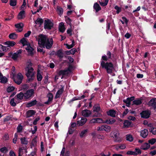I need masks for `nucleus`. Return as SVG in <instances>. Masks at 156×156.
<instances>
[{
  "label": "nucleus",
  "instance_id": "obj_47",
  "mask_svg": "<svg viewBox=\"0 0 156 156\" xmlns=\"http://www.w3.org/2000/svg\"><path fill=\"white\" fill-rule=\"evenodd\" d=\"M115 9L116 10V12L117 14H119L122 11L121 8L118 6L117 5H116L115 7Z\"/></svg>",
  "mask_w": 156,
  "mask_h": 156
},
{
  "label": "nucleus",
  "instance_id": "obj_5",
  "mask_svg": "<svg viewBox=\"0 0 156 156\" xmlns=\"http://www.w3.org/2000/svg\"><path fill=\"white\" fill-rule=\"evenodd\" d=\"M72 69V67L70 66L67 70L60 71L59 72V74L60 75H62V76L61 78H62L64 76H67L71 73Z\"/></svg>",
  "mask_w": 156,
  "mask_h": 156
},
{
  "label": "nucleus",
  "instance_id": "obj_64",
  "mask_svg": "<svg viewBox=\"0 0 156 156\" xmlns=\"http://www.w3.org/2000/svg\"><path fill=\"white\" fill-rule=\"evenodd\" d=\"M9 156H16V154L13 151H11L9 153Z\"/></svg>",
  "mask_w": 156,
  "mask_h": 156
},
{
  "label": "nucleus",
  "instance_id": "obj_62",
  "mask_svg": "<svg viewBox=\"0 0 156 156\" xmlns=\"http://www.w3.org/2000/svg\"><path fill=\"white\" fill-rule=\"evenodd\" d=\"M102 116L101 114L99 113V112H98V113H95L94 114L93 116V117H100Z\"/></svg>",
  "mask_w": 156,
  "mask_h": 156
},
{
  "label": "nucleus",
  "instance_id": "obj_29",
  "mask_svg": "<svg viewBox=\"0 0 156 156\" xmlns=\"http://www.w3.org/2000/svg\"><path fill=\"white\" fill-rule=\"evenodd\" d=\"M65 147H63L62 150V151H61L60 156H68L69 155V152L67 151L66 153H65Z\"/></svg>",
  "mask_w": 156,
  "mask_h": 156
},
{
  "label": "nucleus",
  "instance_id": "obj_6",
  "mask_svg": "<svg viewBox=\"0 0 156 156\" xmlns=\"http://www.w3.org/2000/svg\"><path fill=\"white\" fill-rule=\"evenodd\" d=\"M53 26V23L50 20H45L44 23V28L45 29L50 30Z\"/></svg>",
  "mask_w": 156,
  "mask_h": 156
},
{
  "label": "nucleus",
  "instance_id": "obj_49",
  "mask_svg": "<svg viewBox=\"0 0 156 156\" xmlns=\"http://www.w3.org/2000/svg\"><path fill=\"white\" fill-rule=\"evenodd\" d=\"M149 144H151V145L153 144L156 142V138H152L148 140Z\"/></svg>",
  "mask_w": 156,
  "mask_h": 156
},
{
  "label": "nucleus",
  "instance_id": "obj_3",
  "mask_svg": "<svg viewBox=\"0 0 156 156\" xmlns=\"http://www.w3.org/2000/svg\"><path fill=\"white\" fill-rule=\"evenodd\" d=\"M34 96V90L31 89L27 90L24 93V98L26 100H29Z\"/></svg>",
  "mask_w": 156,
  "mask_h": 156
},
{
  "label": "nucleus",
  "instance_id": "obj_18",
  "mask_svg": "<svg viewBox=\"0 0 156 156\" xmlns=\"http://www.w3.org/2000/svg\"><path fill=\"white\" fill-rule=\"evenodd\" d=\"M87 119L86 118H82L80 120L77 121V123L79 126L83 125L86 122Z\"/></svg>",
  "mask_w": 156,
  "mask_h": 156
},
{
  "label": "nucleus",
  "instance_id": "obj_22",
  "mask_svg": "<svg viewBox=\"0 0 156 156\" xmlns=\"http://www.w3.org/2000/svg\"><path fill=\"white\" fill-rule=\"evenodd\" d=\"M59 30L60 32L62 33L65 31V28L64 27V23L63 22L59 24Z\"/></svg>",
  "mask_w": 156,
  "mask_h": 156
},
{
  "label": "nucleus",
  "instance_id": "obj_4",
  "mask_svg": "<svg viewBox=\"0 0 156 156\" xmlns=\"http://www.w3.org/2000/svg\"><path fill=\"white\" fill-rule=\"evenodd\" d=\"M111 127L107 125H102L98 126L97 129L98 131H105L106 132H109L110 131Z\"/></svg>",
  "mask_w": 156,
  "mask_h": 156
},
{
  "label": "nucleus",
  "instance_id": "obj_32",
  "mask_svg": "<svg viewBox=\"0 0 156 156\" xmlns=\"http://www.w3.org/2000/svg\"><path fill=\"white\" fill-rule=\"evenodd\" d=\"M94 8L96 12H98L101 9V8L99 5L97 3L94 4Z\"/></svg>",
  "mask_w": 156,
  "mask_h": 156
},
{
  "label": "nucleus",
  "instance_id": "obj_1",
  "mask_svg": "<svg viewBox=\"0 0 156 156\" xmlns=\"http://www.w3.org/2000/svg\"><path fill=\"white\" fill-rule=\"evenodd\" d=\"M101 65L102 68H105L108 73H112L113 69V65L111 62H106L103 61L101 62Z\"/></svg>",
  "mask_w": 156,
  "mask_h": 156
},
{
  "label": "nucleus",
  "instance_id": "obj_28",
  "mask_svg": "<svg viewBox=\"0 0 156 156\" xmlns=\"http://www.w3.org/2000/svg\"><path fill=\"white\" fill-rule=\"evenodd\" d=\"M150 147L149 144L147 143H145L143 144L140 147L141 149L143 150H147Z\"/></svg>",
  "mask_w": 156,
  "mask_h": 156
},
{
  "label": "nucleus",
  "instance_id": "obj_38",
  "mask_svg": "<svg viewBox=\"0 0 156 156\" xmlns=\"http://www.w3.org/2000/svg\"><path fill=\"white\" fill-rule=\"evenodd\" d=\"M133 138L132 136L130 134H128L126 135V140L130 142H131L133 141Z\"/></svg>",
  "mask_w": 156,
  "mask_h": 156
},
{
  "label": "nucleus",
  "instance_id": "obj_11",
  "mask_svg": "<svg viewBox=\"0 0 156 156\" xmlns=\"http://www.w3.org/2000/svg\"><path fill=\"white\" fill-rule=\"evenodd\" d=\"M91 114V111L90 110L87 109L83 110L82 112V115L86 117H87L89 116Z\"/></svg>",
  "mask_w": 156,
  "mask_h": 156
},
{
  "label": "nucleus",
  "instance_id": "obj_9",
  "mask_svg": "<svg viewBox=\"0 0 156 156\" xmlns=\"http://www.w3.org/2000/svg\"><path fill=\"white\" fill-rule=\"evenodd\" d=\"M103 120L101 118H96L92 119L90 121V123H103Z\"/></svg>",
  "mask_w": 156,
  "mask_h": 156
},
{
  "label": "nucleus",
  "instance_id": "obj_21",
  "mask_svg": "<svg viewBox=\"0 0 156 156\" xmlns=\"http://www.w3.org/2000/svg\"><path fill=\"white\" fill-rule=\"evenodd\" d=\"M24 97V94L22 92H20L17 94L15 98L17 101L22 100Z\"/></svg>",
  "mask_w": 156,
  "mask_h": 156
},
{
  "label": "nucleus",
  "instance_id": "obj_56",
  "mask_svg": "<svg viewBox=\"0 0 156 156\" xmlns=\"http://www.w3.org/2000/svg\"><path fill=\"white\" fill-rule=\"evenodd\" d=\"M115 141L116 142H120L122 140V139L121 138L118 136L117 137H115Z\"/></svg>",
  "mask_w": 156,
  "mask_h": 156
},
{
  "label": "nucleus",
  "instance_id": "obj_55",
  "mask_svg": "<svg viewBox=\"0 0 156 156\" xmlns=\"http://www.w3.org/2000/svg\"><path fill=\"white\" fill-rule=\"evenodd\" d=\"M108 154H106V152L105 153L104 152H102L100 154V155L101 156H110L111 155V153L110 152L108 151Z\"/></svg>",
  "mask_w": 156,
  "mask_h": 156
},
{
  "label": "nucleus",
  "instance_id": "obj_33",
  "mask_svg": "<svg viewBox=\"0 0 156 156\" xmlns=\"http://www.w3.org/2000/svg\"><path fill=\"white\" fill-rule=\"evenodd\" d=\"M131 124V122L130 121L128 120H126L124 123L123 127H128Z\"/></svg>",
  "mask_w": 156,
  "mask_h": 156
},
{
  "label": "nucleus",
  "instance_id": "obj_37",
  "mask_svg": "<svg viewBox=\"0 0 156 156\" xmlns=\"http://www.w3.org/2000/svg\"><path fill=\"white\" fill-rule=\"evenodd\" d=\"M21 143L22 144H27L28 143V141L27 140L25 137H23L20 139Z\"/></svg>",
  "mask_w": 156,
  "mask_h": 156
},
{
  "label": "nucleus",
  "instance_id": "obj_54",
  "mask_svg": "<svg viewBox=\"0 0 156 156\" xmlns=\"http://www.w3.org/2000/svg\"><path fill=\"white\" fill-rule=\"evenodd\" d=\"M19 56V55H18L16 52H15L12 55V58L14 60H16Z\"/></svg>",
  "mask_w": 156,
  "mask_h": 156
},
{
  "label": "nucleus",
  "instance_id": "obj_48",
  "mask_svg": "<svg viewBox=\"0 0 156 156\" xmlns=\"http://www.w3.org/2000/svg\"><path fill=\"white\" fill-rule=\"evenodd\" d=\"M14 89L15 88L13 86H9L7 88V91L8 92H10L13 91Z\"/></svg>",
  "mask_w": 156,
  "mask_h": 156
},
{
  "label": "nucleus",
  "instance_id": "obj_57",
  "mask_svg": "<svg viewBox=\"0 0 156 156\" xmlns=\"http://www.w3.org/2000/svg\"><path fill=\"white\" fill-rule=\"evenodd\" d=\"M23 149L22 148L20 147L19 148L18 156H22L23 153Z\"/></svg>",
  "mask_w": 156,
  "mask_h": 156
},
{
  "label": "nucleus",
  "instance_id": "obj_14",
  "mask_svg": "<svg viewBox=\"0 0 156 156\" xmlns=\"http://www.w3.org/2000/svg\"><path fill=\"white\" fill-rule=\"evenodd\" d=\"M148 105L155 108L156 107V99H151L149 102Z\"/></svg>",
  "mask_w": 156,
  "mask_h": 156
},
{
  "label": "nucleus",
  "instance_id": "obj_40",
  "mask_svg": "<svg viewBox=\"0 0 156 156\" xmlns=\"http://www.w3.org/2000/svg\"><path fill=\"white\" fill-rule=\"evenodd\" d=\"M43 20L41 18H38L35 21V23L36 24L41 25L43 23Z\"/></svg>",
  "mask_w": 156,
  "mask_h": 156
},
{
  "label": "nucleus",
  "instance_id": "obj_8",
  "mask_svg": "<svg viewBox=\"0 0 156 156\" xmlns=\"http://www.w3.org/2000/svg\"><path fill=\"white\" fill-rule=\"evenodd\" d=\"M53 41L52 38H48L45 44V46L46 48L49 49L51 48L52 46Z\"/></svg>",
  "mask_w": 156,
  "mask_h": 156
},
{
  "label": "nucleus",
  "instance_id": "obj_44",
  "mask_svg": "<svg viewBox=\"0 0 156 156\" xmlns=\"http://www.w3.org/2000/svg\"><path fill=\"white\" fill-rule=\"evenodd\" d=\"M129 100H129V99L128 98H127L126 100H123V101L126 104V106L128 107L129 106V105L130 104L131 102Z\"/></svg>",
  "mask_w": 156,
  "mask_h": 156
},
{
  "label": "nucleus",
  "instance_id": "obj_45",
  "mask_svg": "<svg viewBox=\"0 0 156 156\" xmlns=\"http://www.w3.org/2000/svg\"><path fill=\"white\" fill-rule=\"evenodd\" d=\"M57 12L59 15H61L63 13V10L62 8L60 7H57Z\"/></svg>",
  "mask_w": 156,
  "mask_h": 156
},
{
  "label": "nucleus",
  "instance_id": "obj_43",
  "mask_svg": "<svg viewBox=\"0 0 156 156\" xmlns=\"http://www.w3.org/2000/svg\"><path fill=\"white\" fill-rule=\"evenodd\" d=\"M133 104L136 105H140L142 102L140 99H137L133 101Z\"/></svg>",
  "mask_w": 156,
  "mask_h": 156
},
{
  "label": "nucleus",
  "instance_id": "obj_41",
  "mask_svg": "<svg viewBox=\"0 0 156 156\" xmlns=\"http://www.w3.org/2000/svg\"><path fill=\"white\" fill-rule=\"evenodd\" d=\"M14 81L17 84H20L22 82V79H13Z\"/></svg>",
  "mask_w": 156,
  "mask_h": 156
},
{
  "label": "nucleus",
  "instance_id": "obj_20",
  "mask_svg": "<svg viewBox=\"0 0 156 156\" xmlns=\"http://www.w3.org/2000/svg\"><path fill=\"white\" fill-rule=\"evenodd\" d=\"M35 113V112L33 110H29L26 112V115L27 117H29L33 116Z\"/></svg>",
  "mask_w": 156,
  "mask_h": 156
},
{
  "label": "nucleus",
  "instance_id": "obj_24",
  "mask_svg": "<svg viewBox=\"0 0 156 156\" xmlns=\"http://www.w3.org/2000/svg\"><path fill=\"white\" fill-rule=\"evenodd\" d=\"M115 111L113 109L110 110L107 112L108 115H110L112 117H115Z\"/></svg>",
  "mask_w": 156,
  "mask_h": 156
},
{
  "label": "nucleus",
  "instance_id": "obj_58",
  "mask_svg": "<svg viewBox=\"0 0 156 156\" xmlns=\"http://www.w3.org/2000/svg\"><path fill=\"white\" fill-rule=\"evenodd\" d=\"M15 26L16 28H19L20 27L23 28V24L22 23H20L19 24H16Z\"/></svg>",
  "mask_w": 156,
  "mask_h": 156
},
{
  "label": "nucleus",
  "instance_id": "obj_42",
  "mask_svg": "<svg viewBox=\"0 0 156 156\" xmlns=\"http://www.w3.org/2000/svg\"><path fill=\"white\" fill-rule=\"evenodd\" d=\"M74 41L73 40L72 41V44H70V45H69L68 44H66V46L67 48L69 49H70L72 48L74 46Z\"/></svg>",
  "mask_w": 156,
  "mask_h": 156
},
{
  "label": "nucleus",
  "instance_id": "obj_31",
  "mask_svg": "<svg viewBox=\"0 0 156 156\" xmlns=\"http://www.w3.org/2000/svg\"><path fill=\"white\" fill-rule=\"evenodd\" d=\"M47 97L48 98V100L47 101L45 102V104H48L49 102L52 101L53 98V96L52 94L49 93L47 95Z\"/></svg>",
  "mask_w": 156,
  "mask_h": 156
},
{
  "label": "nucleus",
  "instance_id": "obj_46",
  "mask_svg": "<svg viewBox=\"0 0 156 156\" xmlns=\"http://www.w3.org/2000/svg\"><path fill=\"white\" fill-rule=\"evenodd\" d=\"M10 5L11 6H14L16 5V0H10Z\"/></svg>",
  "mask_w": 156,
  "mask_h": 156
},
{
  "label": "nucleus",
  "instance_id": "obj_34",
  "mask_svg": "<svg viewBox=\"0 0 156 156\" xmlns=\"http://www.w3.org/2000/svg\"><path fill=\"white\" fill-rule=\"evenodd\" d=\"M9 37L10 39H15L17 37V35L15 33H13L9 35Z\"/></svg>",
  "mask_w": 156,
  "mask_h": 156
},
{
  "label": "nucleus",
  "instance_id": "obj_61",
  "mask_svg": "<svg viewBox=\"0 0 156 156\" xmlns=\"http://www.w3.org/2000/svg\"><path fill=\"white\" fill-rule=\"evenodd\" d=\"M7 81V79H0V82L2 83H6Z\"/></svg>",
  "mask_w": 156,
  "mask_h": 156
},
{
  "label": "nucleus",
  "instance_id": "obj_39",
  "mask_svg": "<svg viewBox=\"0 0 156 156\" xmlns=\"http://www.w3.org/2000/svg\"><path fill=\"white\" fill-rule=\"evenodd\" d=\"M9 48H7L6 46H4L1 44H0V51H6Z\"/></svg>",
  "mask_w": 156,
  "mask_h": 156
},
{
  "label": "nucleus",
  "instance_id": "obj_52",
  "mask_svg": "<svg viewBox=\"0 0 156 156\" xmlns=\"http://www.w3.org/2000/svg\"><path fill=\"white\" fill-rule=\"evenodd\" d=\"M150 132H151L154 135H156V128H151L150 130Z\"/></svg>",
  "mask_w": 156,
  "mask_h": 156
},
{
  "label": "nucleus",
  "instance_id": "obj_16",
  "mask_svg": "<svg viewBox=\"0 0 156 156\" xmlns=\"http://www.w3.org/2000/svg\"><path fill=\"white\" fill-rule=\"evenodd\" d=\"M4 44L7 45V46L6 47L8 48V47L13 46L16 44V43L13 41H7L5 42Z\"/></svg>",
  "mask_w": 156,
  "mask_h": 156
},
{
  "label": "nucleus",
  "instance_id": "obj_36",
  "mask_svg": "<svg viewBox=\"0 0 156 156\" xmlns=\"http://www.w3.org/2000/svg\"><path fill=\"white\" fill-rule=\"evenodd\" d=\"M16 100V99L15 100L14 98L12 99L10 101V104L12 106H15L16 105V103H17V101Z\"/></svg>",
  "mask_w": 156,
  "mask_h": 156
},
{
  "label": "nucleus",
  "instance_id": "obj_27",
  "mask_svg": "<svg viewBox=\"0 0 156 156\" xmlns=\"http://www.w3.org/2000/svg\"><path fill=\"white\" fill-rule=\"evenodd\" d=\"M64 90L63 87L62 88L59 90L56 93L55 96V98H58L60 97V95L62 94Z\"/></svg>",
  "mask_w": 156,
  "mask_h": 156
},
{
  "label": "nucleus",
  "instance_id": "obj_13",
  "mask_svg": "<svg viewBox=\"0 0 156 156\" xmlns=\"http://www.w3.org/2000/svg\"><path fill=\"white\" fill-rule=\"evenodd\" d=\"M37 103V101L36 100H33L29 102L26 104V107L28 108L31 107L35 105Z\"/></svg>",
  "mask_w": 156,
  "mask_h": 156
},
{
  "label": "nucleus",
  "instance_id": "obj_2",
  "mask_svg": "<svg viewBox=\"0 0 156 156\" xmlns=\"http://www.w3.org/2000/svg\"><path fill=\"white\" fill-rule=\"evenodd\" d=\"M48 38L47 36L41 34L38 36L37 39L38 41V44L41 46L44 47L45 42Z\"/></svg>",
  "mask_w": 156,
  "mask_h": 156
},
{
  "label": "nucleus",
  "instance_id": "obj_26",
  "mask_svg": "<svg viewBox=\"0 0 156 156\" xmlns=\"http://www.w3.org/2000/svg\"><path fill=\"white\" fill-rule=\"evenodd\" d=\"M88 131V130L87 129H84L80 133V136L81 138L85 137L87 135Z\"/></svg>",
  "mask_w": 156,
  "mask_h": 156
},
{
  "label": "nucleus",
  "instance_id": "obj_50",
  "mask_svg": "<svg viewBox=\"0 0 156 156\" xmlns=\"http://www.w3.org/2000/svg\"><path fill=\"white\" fill-rule=\"evenodd\" d=\"M126 154L128 155H137V153L135 152L132 151H129L127 152Z\"/></svg>",
  "mask_w": 156,
  "mask_h": 156
},
{
  "label": "nucleus",
  "instance_id": "obj_25",
  "mask_svg": "<svg viewBox=\"0 0 156 156\" xmlns=\"http://www.w3.org/2000/svg\"><path fill=\"white\" fill-rule=\"evenodd\" d=\"M119 131L117 130H114L111 133V135L113 138L117 137L119 136Z\"/></svg>",
  "mask_w": 156,
  "mask_h": 156
},
{
  "label": "nucleus",
  "instance_id": "obj_10",
  "mask_svg": "<svg viewBox=\"0 0 156 156\" xmlns=\"http://www.w3.org/2000/svg\"><path fill=\"white\" fill-rule=\"evenodd\" d=\"M140 114L142 118H147L149 117L150 113L149 111H145L142 112Z\"/></svg>",
  "mask_w": 156,
  "mask_h": 156
},
{
  "label": "nucleus",
  "instance_id": "obj_53",
  "mask_svg": "<svg viewBox=\"0 0 156 156\" xmlns=\"http://www.w3.org/2000/svg\"><path fill=\"white\" fill-rule=\"evenodd\" d=\"M22 126H21V124H20L17 128V132L19 133L21 132L22 131Z\"/></svg>",
  "mask_w": 156,
  "mask_h": 156
},
{
  "label": "nucleus",
  "instance_id": "obj_17",
  "mask_svg": "<svg viewBox=\"0 0 156 156\" xmlns=\"http://www.w3.org/2000/svg\"><path fill=\"white\" fill-rule=\"evenodd\" d=\"M115 122V120L113 119H108L105 121L103 120V123H107V124H112Z\"/></svg>",
  "mask_w": 156,
  "mask_h": 156
},
{
  "label": "nucleus",
  "instance_id": "obj_7",
  "mask_svg": "<svg viewBox=\"0 0 156 156\" xmlns=\"http://www.w3.org/2000/svg\"><path fill=\"white\" fill-rule=\"evenodd\" d=\"M27 72L26 73V75L27 77L32 78L34 77V72L33 69L32 67H27Z\"/></svg>",
  "mask_w": 156,
  "mask_h": 156
},
{
  "label": "nucleus",
  "instance_id": "obj_63",
  "mask_svg": "<svg viewBox=\"0 0 156 156\" xmlns=\"http://www.w3.org/2000/svg\"><path fill=\"white\" fill-rule=\"evenodd\" d=\"M119 147L120 149H125L126 147V145L125 144H119Z\"/></svg>",
  "mask_w": 156,
  "mask_h": 156
},
{
  "label": "nucleus",
  "instance_id": "obj_30",
  "mask_svg": "<svg viewBox=\"0 0 156 156\" xmlns=\"http://www.w3.org/2000/svg\"><path fill=\"white\" fill-rule=\"evenodd\" d=\"M20 41L23 44V46L27 45L28 46L30 45V43L27 42V39L24 38H23Z\"/></svg>",
  "mask_w": 156,
  "mask_h": 156
},
{
  "label": "nucleus",
  "instance_id": "obj_12",
  "mask_svg": "<svg viewBox=\"0 0 156 156\" xmlns=\"http://www.w3.org/2000/svg\"><path fill=\"white\" fill-rule=\"evenodd\" d=\"M148 132L147 129H145L140 132V135L143 138H145L148 135Z\"/></svg>",
  "mask_w": 156,
  "mask_h": 156
},
{
  "label": "nucleus",
  "instance_id": "obj_51",
  "mask_svg": "<svg viewBox=\"0 0 156 156\" xmlns=\"http://www.w3.org/2000/svg\"><path fill=\"white\" fill-rule=\"evenodd\" d=\"M66 23L70 25L71 28H72L71 20L69 18L66 19Z\"/></svg>",
  "mask_w": 156,
  "mask_h": 156
},
{
  "label": "nucleus",
  "instance_id": "obj_15",
  "mask_svg": "<svg viewBox=\"0 0 156 156\" xmlns=\"http://www.w3.org/2000/svg\"><path fill=\"white\" fill-rule=\"evenodd\" d=\"M26 49L29 55H32L33 54V51L34 49L33 48L30 47V45L28 46L26 48Z\"/></svg>",
  "mask_w": 156,
  "mask_h": 156
},
{
  "label": "nucleus",
  "instance_id": "obj_59",
  "mask_svg": "<svg viewBox=\"0 0 156 156\" xmlns=\"http://www.w3.org/2000/svg\"><path fill=\"white\" fill-rule=\"evenodd\" d=\"M15 68L14 66H13L12 67V77H15Z\"/></svg>",
  "mask_w": 156,
  "mask_h": 156
},
{
  "label": "nucleus",
  "instance_id": "obj_35",
  "mask_svg": "<svg viewBox=\"0 0 156 156\" xmlns=\"http://www.w3.org/2000/svg\"><path fill=\"white\" fill-rule=\"evenodd\" d=\"M101 109L99 105H95L94 107L93 111L97 112H100Z\"/></svg>",
  "mask_w": 156,
  "mask_h": 156
},
{
  "label": "nucleus",
  "instance_id": "obj_23",
  "mask_svg": "<svg viewBox=\"0 0 156 156\" xmlns=\"http://www.w3.org/2000/svg\"><path fill=\"white\" fill-rule=\"evenodd\" d=\"M55 55L61 58H62L63 57V53L62 50L61 49L57 51Z\"/></svg>",
  "mask_w": 156,
  "mask_h": 156
},
{
  "label": "nucleus",
  "instance_id": "obj_19",
  "mask_svg": "<svg viewBox=\"0 0 156 156\" xmlns=\"http://www.w3.org/2000/svg\"><path fill=\"white\" fill-rule=\"evenodd\" d=\"M25 12L22 10L20 12L18 15V19L19 20L23 19L25 17Z\"/></svg>",
  "mask_w": 156,
  "mask_h": 156
},
{
  "label": "nucleus",
  "instance_id": "obj_60",
  "mask_svg": "<svg viewBox=\"0 0 156 156\" xmlns=\"http://www.w3.org/2000/svg\"><path fill=\"white\" fill-rule=\"evenodd\" d=\"M0 151L3 153H5L7 152V150L6 147H3L0 149Z\"/></svg>",
  "mask_w": 156,
  "mask_h": 156
}]
</instances>
